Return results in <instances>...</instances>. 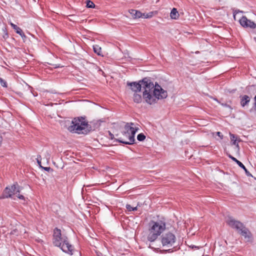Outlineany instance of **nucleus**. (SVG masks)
<instances>
[{
  "instance_id": "obj_16",
  "label": "nucleus",
  "mask_w": 256,
  "mask_h": 256,
  "mask_svg": "<svg viewBox=\"0 0 256 256\" xmlns=\"http://www.w3.org/2000/svg\"><path fill=\"white\" fill-rule=\"evenodd\" d=\"M170 16L172 19L176 20L178 18L179 16V14L176 8H173L172 9L170 14Z\"/></svg>"
},
{
  "instance_id": "obj_17",
  "label": "nucleus",
  "mask_w": 256,
  "mask_h": 256,
  "mask_svg": "<svg viewBox=\"0 0 256 256\" xmlns=\"http://www.w3.org/2000/svg\"><path fill=\"white\" fill-rule=\"evenodd\" d=\"M133 100L136 103H140L142 100L141 95L134 93L133 96Z\"/></svg>"
},
{
  "instance_id": "obj_21",
  "label": "nucleus",
  "mask_w": 256,
  "mask_h": 256,
  "mask_svg": "<svg viewBox=\"0 0 256 256\" xmlns=\"http://www.w3.org/2000/svg\"><path fill=\"white\" fill-rule=\"evenodd\" d=\"M95 6L94 3L89 0H86V7L88 8H94Z\"/></svg>"
},
{
  "instance_id": "obj_2",
  "label": "nucleus",
  "mask_w": 256,
  "mask_h": 256,
  "mask_svg": "<svg viewBox=\"0 0 256 256\" xmlns=\"http://www.w3.org/2000/svg\"><path fill=\"white\" fill-rule=\"evenodd\" d=\"M166 222L162 220L156 222L151 221L148 224V228L146 236V244H148V247L152 249L158 250L160 248L155 246V243L157 241L159 236L166 229Z\"/></svg>"
},
{
  "instance_id": "obj_29",
  "label": "nucleus",
  "mask_w": 256,
  "mask_h": 256,
  "mask_svg": "<svg viewBox=\"0 0 256 256\" xmlns=\"http://www.w3.org/2000/svg\"><path fill=\"white\" fill-rule=\"evenodd\" d=\"M44 170L48 172L50 170V167H44Z\"/></svg>"
},
{
  "instance_id": "obj_15",
  "label": "nucleus",
  "mask_w": 256,
  "mask_h": 256,
  "mask_svg": "<svg viewBox=\"0 0 256 256\" xmlns=\"http://www.w3.org/2000/svg\"><path fill=\"white\" fill-rule=\"evenodd\" d=\"M230 140L232 142V144L236 146V149L237 152H239L240 150V146L238 143L236 142V138L234 134L231 133L230 134Z\"/></svg>"
},
{
  "instance_id": "obj_14",
  "label": "nucleus",
  "mask_w": 256,
  "mask_h": 256,
  "mask_svg": "<svg viewBox=\"0 0 256 256\" xmlns=\"http://www.w3.org/2000/svg\"><path fill=\"white\" fill-rule=\"evenodd\" d=\"M250 98L247 95H244L241 97L240 104L242 107L247 105L250 102Z\"/></svg>"
},
{
  "instance_id": "obj_6",
  "label": "nucleus",
  "mask_w": 256,
  "mask_h": 256,
  "mask_svg": "<svg viewBox=\"0 0 256 256\" xmlns=\"http://www.w3.org/2000/svg\"><path fill=\"white\" fill-rule=\"evenodd\" d=\"M176 238L174 234L171 232H167L162 234L160 237V241L163 247L170 248L176 242Z\"/></svg>"
},
{
  "instance_id": "obj_11",
  "label": "nucleus",
  "mask_w": 256,
  "mask_h": 256,
  "mask_svg": "<svg viewBox=\"0 0 256 256\" xmlns=\"http://www.w3.org/2000/svg\"><path fill=\"white\" fill-rule=\"evenodd\" d=\"M227 155L233 161L235 162L240 168H241L244 170L247 176H252V174L248 170L246 166L240 161H239L236 158L231 156L230 154H228Z\"/></svg>"
},
{
  "instance_id": "obj_20",
  "label": "nucleus",
  "mask_w": 256,
  "mask_h": 256,
  "mask_svg": "<svg viewBox=\"0 0 256 256\" xmlns=\"http://www.w3.org/2000/svg\"><path fill=\"white\" fill-rule=\"evenodd\" d=\"M146 136L144 135V134L140 133L138 134L137 136V139L138 141L142 142L145 140Z\"/></svg>"
},
{
  "instance_id": "obj_18",
  "label": "nucleus",
  "mask_w": 256,
  "mask_h": 256,
  "mask_svg": "<svg viewBox=\"0 0 256 256\" xmlns=\"http://www.w3.org/2000/svg\"><path fill=\"white\" fill-rule=\"evenodd\" d=\"M94 51L95 53L97 54L98 56H102V48L98 45H94L93 46Z\"/></svg>"
},
{
  "instance_id": "obj_1",
  "label": "nucleus",
  "mask_w": 256,
  "mask_h": 256,
  "mask_svg": "<svg viewBox=\"0 0 256 256\" xmlns=\"http://www.w3.org/2000/svg\"><path fill=\"white\" fill-rule=\"evenodd\" d=\"M127 84L136 92L142 89L144 100L146 102L150 105L156 104L158 100L166 98L168 96L166 90L158 84L154 86L151 80L147 78H144L138 82H128Z\"/></svg>"
},
{
  "instance_id": "obj_26",
  "label": "nucleus",
  "mask_w": 256,
  "mask_h": 256,
  "mask_svg": "<svg viewBox=\"0 0 256 256\" xmlns=\"http://www.w3.org/2000/svg\"><path fill=\"white\" fill-rule=\"evenodd\" d=\"M216 134L218 136H219L221 140L223 138V135L220 132H216Z\"/></svg>"
},
{
  "instance_id": "obj_8",
  "label": "nucleus",
  "mask_w": 256,
  "mask_h": 256,
  "mask_svg": "<svg viewBox=\"0 0 256 256\" xmlns=\"http://www.w3.org/2000/svg\"><path fill=\"white\" fill-rule=\"evenodd\" d=\"M238 22L243 28L256 29V24L254 22L248 19L246 16H242Z\"/></svg>"
},
{
  "instance_id": "obj_28",
  "label": "nucleus",
  "mask_w": 256,
  "mask_h": 256,
  "mask_svg": "<svg viewBox=\"0 0 256 256\" xmlns=\"http://www.w3.org/2000/svg\"><path fill=\"white\" fill-rule=\"evenodd\" d=\"M190 248H192L194 249V248H197V249H198L199 248V247L198 246H190Z\"/></svg>"
},
{
  "instance_id": "obj_25",
  "label": "nucleus",
  "mask_w": 256,
  "mask_h": 256,
  "mask_svg": "<svg viewBox=\"0 0 256 256\" xmlns=\"http://www.w3.org/2000/svg\"><path fill=\"white\" fill-rule=\"evenodd\" d=\"M36 160H37V162L40 165V164H41V160H42V158H41V156L40 155H38V157L36 158Z\"/></svg>"
},
{
  "instance_id": "obj_12",
  "label": "nucleus",
  "mask_w": 256,
  "mask_h": 256,
  "mask_svg": "<svg viewBox=\"0 0 256 256\" xmlns=\"http://www.w3.org/2000/svg\"><path fill=\"white\" fill-rule=\"evenodd\" d=\"M238 232L244 236L246 238L250 239L251 238V234L248 230L244 226L242 228L238 230Z\"/></svg>"
},
{
  "instance_id": "obj_5",
  "label": "nucleus",
  "mask_w": 256,
  "mask_h": 256,
  "mask_svg": "<svg viewBox=\"0 0 256 256\" xmlns=\"http://www.w3.org/2000/svg\"><path fill=\"white\" fill-rule=\"evenodd\" d=\"M88 126V123L84 118H74L72 120V124L68 127V130L70 132L78 134H86Z\"/></svg>"
},
{
  "instance_id": "obj_10",
  "label": "nucleus",
  "mask_w": 256,
  "mask_h": 256,
  "mask_svg": "<svg viewBox=\"0 0 256 256\" xmlns=\"http://www.w3.org/2000/svg\"><path fill=\"white\" fill-rule=\"evenodd\" d=\"M129 12L132 16L134 18H140L144 17V18H148L152 16V14H142L140 12L136 10H130Z\"/></svg>"
},
{
  "instance_id": "obj_4",
  "label": "nucleus",
  "mask_w": 256,
  "mask_h": 256,
  "mask_svg": "<svg viewBox=\"0 0 256 256\" xmlns=\"http://www.w3.org/2000/svg\"><path fill=\"white\" fill-rule=\"evenodd\" d=\"M124 128V131L122 132V134L128 138V140H126L124 138H120L117 140V141L126 144H133L135 141V134L139 130L138 125L133 122H127L125 124Z\"/></svg>"
},
{
  "instance_id": "obj_31",
  "label": "nucleus",
  "mask_w": 256,
  "mask_h": 256,
  "mask_svg": "<svg viewBox=\"0 0 256 256\" xmlns=\"http://www.w3.org/2000/svg\"><path fill=\"white\" fill-rule=\"evenodd\" d=\"M2 137L1 136H0V146L2 144Z\"/></svg>"
},
{
  "instance_id": "obj_30",
  "label": "nucleus",
  "mask_w": 256,
  "mask_h": 256,
  "mask_svg": "<svg viewBox=\"0 0 256 256\" xmlns=\"http://www.w3.org/2000/svg\"><path fill=\"white\" fill-rule=\"evenodd\" d=\"M222 104V106H226V107H228V108H230V106H229L228 105L226 104Z\"/></svg>"
},
{
  "instance_id": "obj_9",
  "label": "nucleus",
  "mask_w": 256,
  "mask_h": 256,
  "mask_svg": "<svg viewBox=\"0 0 256 256\" xmlns=\"http://www.w3.org/2000/svg\"><path fill=\"white\" fill-rule=\"evenodd\" d=\"M226 223L228 226L238 231L244 227V224L241 222L236 220L232 217H228L226 220Z\"/></svg>"
},
{
  "instance_id": "obj_33",
  "label": "nucleus",
  "mask_w": 256,
  "mask_h": 256,
  "mask_svg": "<svg viewBox=\"0 0 256 256\" xmlns=\"http://www.w3.org/2000/svg\"><path fill=\"white\" fill-rule=\"evenodd\" d=\"M99 71H100V72H102V74H104V72L103 71H102V70L100 69V70H99Z\"/></svg>"
},
{
  "instance_id": "obj_13",
  "label": "nucleus",
  "mask_w": 256,
  "mask_h": 256,
  "mask_svg": "<svg viewBox=\"0 0 256 256\" xmlns=\"http://www.w3.org/2000/svg\"><path fill=\"white\" fill-rule=\"evenodd\" d=\"M10 24L12 27L16 30V32L19 34L22 38H25L26 37V35L20 28L18 27L16 25L12 22H10Z\"/></svg>"
},
{
  "instance_id": "obj_3",
  "label": "nucleus",
  "mask_w": 256,
  "mask_h": 256,
  "mask_svg": "<svg viewBox=\"0 0 256 256\" xmlns=\"http://www.w3.org/2000/svg\"><path fill=\"white\" fill-rule=\"evenodd\" d=\"M52 242L54 244L64 252L69 254H73L74 246L69 242L68 238L66 236H62L60 229L56 228L54 230Z\"/></svg>"
},
{
  "instance_id": "obj_27",
  "label": "nucleus",
  "mask_w": 256,
  "mask_h": 256,
  "mask_svg": "<svg viewBox=\"0 0 256 256\" xmlns=\"http://www.w3.org/2000/svg\"><path fill=\"white\" fill-rule=\"evenodd\" d=\"M17 197L20 198V200H25V198H24V196L22 195H21V194H18V196H17Z\"/></svg>"
},
{
  "instance_id": "obj_22",
  "label": "nucleus",
  "mask_w": 256,
  "mask_h": 256,
  "mask_svg": "<svg viewBox=\"0 0 256 256\" xmlns=\"http://www.w3.org/2000/svg\"><path fill=\"white\" fill-rule=\"evenodd\" d=\"M126 208L129 212L135 211L137 210V206L132 207L130 204H126Z\"/></svg>"
},
{
  "instance_id": "obj_32",
  "label": "nucleus",
  "mask_w": 256,
  "mask_h": 256,
  "mask_svg": "<svg viewBox=\"0 0 256 256\" xmlns=\"http://www.w3.org/2000/svg\"><path fill=\"white\" fill-rule=\"evenodd\" d=\"M254 100H255L254 106H255V109L256 110V96L254 98Z\"/></svg>"
},
{
  "instance_id": "obj_19",
  "label": "nucleus",
  "mask_w": 256,
  "mask_h": 256,
  "mask_svg": "<svg viewBox=\"0 0 256 256\" xmlns=\"http://www.w3.org/2000/svg\"><path fill=\"white\" fill-rule=\"evenodd\" d=\"M232 12H233L234 18L235 20H236V16L238 13H243V11L240 10H236L234 8L232 9Z\"/></svg>"
},
{
  "instance_id": "obj_34",
  "label": "nucleus",
  "mask_w": 256,
  "mask_h": 256,
  "mask_svg": "<svg viewBox=\"0 0 256 256\" xmlns=\"http://www.w3.org/2000/svg\"><path fill=\"white\" fill-rule=\"evenodd\" d=\"M48 158H50V154H48Z\"/></svg>"
},
{
  "instance_id": "obj_7",
  "label": "nucleus",
  "mask_w": 256,
  "mask_h": 256,
  "mask_svg": "<svg viewBox=\"0 0 256 256\" xmlns=\"http://www.w3.org/2000/svg\"><path fill=\"white\" fill-rule=\"evenodd\" d=\"M20 187L17 183L14 184L10 186H6L0 197V199L12 198L15 200L14 198H13L12 196L18 193H20Z\"/></svg>"
},
{
  "instance_id": "obj_24",
  "label": "nucleus",
  "mask_w": 256,
  "mask_h": 256,
  "mask_svg": "<svg viewBox=\"0 0 256 256\" xmlns=\"http://www.w3.org/2000/svg\"><path fill=\"white\" fill-rule=\"evenodd\" d=\"M255 89L254 86H250L248 87V90L249 92H250L252 90H254Z\"/></svg>"
},
{
  "instance_id": "obj_23",
  "label": "nucleus",
  "mask_w": 256,
  "mask_h": 256,
  "mask_svg": "<svg viewBox=\"0 0 256 256\" xmlns=\"http://www.w3.org/2000/svg\"><path fill=\"white\" fill-rule=\"evenodd\" d=\"M0 83L3 87H4V88L7 87V83H6V81L4 80H3L0 77Z\"/></svg>"
}]
</instances>
